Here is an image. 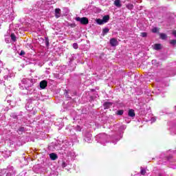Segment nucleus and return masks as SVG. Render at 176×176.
Here are the masks:
<instances>
[{
    "label": "nucleus",
    "instance_id": "f704fd0d",
    "mask_svg": "<svg viewBox=\"0 0 176 176\" xmlns=\"http://www.w3.org/2000/svg\"><path fill=\"white\" fill-rule=\"evenodd\" d=\"M10 175H12V173H8L6 174V176H10Z\"/></svg>",
    "mask_w": 176,
    "mask_h": 176
},
{
    "label": "nucleus",
    "instance_id": "c85d7f7f",
    "mask_svg": "<svg viewBox=\"0 0 176 176\" xmlns=\"http://www.w3.org/2000/svg\"><path fill=\"white\" fill-rule=\"evenodd\" d=\"M117 115H120V116L123 115V110H118L117 111Z\"/></svg>",
    "mask_w": 176,
    "mask_h": 176
},
{
    "label": "nucleus",
    "instance_id": "a19ab883",
    "mask_svg": "<svg viewBox=\"0 0 176 176\" xmlns=\"http://www.w3.org/2000/svg\"><path fill=\"white\" fill-rule=\"evenodd\" d=\"M134 116H135V113L133 112V117L134 118Z\"/></svg>",
    "mask_w": 176,
    "mask_h": 176
},
{
    "label": "nucleus",
    "instance_id": "a211bd4d",
    "mask_svg": "<svg viewBox=\"0 0 176 176\" xmlns=\"http://www.w3.org/2000/svg\"><path fill=\"white\" fill-rule=\"evenodd\" d=\"M160 36L161 38V39H167V34H164V33H161L160 34Z\"/></svg>",
    "mask_w": 176,
    "mask_h": 176
},
{
    "label": "nucleus",
    "instance_id": "b1692460",
    "mask_svg": "<svg viewBox=\"0 0 176 176\" xmlns=\"http://www.w3.org/2000/svg\"><path fill=\"white\" fill-rule=\"evenodd\" d=\"M151 31H152V32H153V34H156L157 32H158L159 28H153Z\"/></svg>",
    "mask_w": 176,
    "mask_h": 176
},
{
    "label": "nucleus",
    "instance_id": "9d476101",
    "mask_svg": "<svg viewBox=\"0 0 176 176\" xmlns=\"http://www.w3.org/2000/svg\"><path fill=\"white\" fill-rule=\"evenodd\" d=\"M110 45L111 46H113V47L118 46V40H116V38H115L110 39Z\"/></svg>",
    "mask_w": 176,
    "mask_h": 176
},
{
    "label": "nucleus",
    "instance_id": "c756f323",
    "mask_svg": "<svg viewBox=\"0 0 176 176\" xmlns=\"http://www.w3.org/2000/svg\"><path fill=\"white\" fill-rule=\"evenodd\" d=\"M62 167H63V168H65V167H67V163H65V162H63L62 163Z\"/></svg>",
    "mask_w": 176,
    "mask_h": 176
},
{
    "label": "nucleus",
    "instance_id": "2eb2a0df",
    "mask_svg": "<svg viewBox=\"0 0 176 176\" xmlns=\"http://www.w3.org/2000/svg\"><path fill=\"white\" fill-rule=\"evenodd\" d=\"M114 5L117 8H121L122 7V4L120 3V0H115L114 1Z\"/></svg>",
    "mask_w": 176,
    "mask_h": 176
},
{
    "label": "nucleus",
    "instance_id": "a878e982",
    "mask_svg": "<svg viewBox=\"0 0 176 176\" xmlns=\"http://www.w3.org/2000/svg\"><path fill=\"white\" fill-rule=\"evenodd\" d=\"M170 45H172L173 46H175V45H176V40H170Z\"/></svg>",
    "mask_w": 176,
    "mask_h": 176
},
{
    "label": "nucleus",
    "instance_id": "37998d69",
    "mask_svg": "<svg viewBox=\"0 0 176 176\" xmlns=\"http://www.w3.org/2000/svg\"><path fill=\"white\" fill-rule=\"evenodd\" d=\"M47 42V45H49V41H47V40H46Z\"/></svg>",
    "mask_w": 176,
    "mask_h": 176
},
{
    "label": "nucleus",
    "instance_id": "58836bf2",
    "mask_svg": "<svg viewBox=\"0 0 176 176\" xmlns=\"http://www.w3.org/2000/svg\"><path fill=\"white\" fill-rule=\"evenodd\" d=\"M134 176H141V174L138 173L137 175H135Z\"/></svg>",
    "mask_w": 176,
    "mask_h": 176
},
{
    "label": "nucleus",
    "instance_id": "1a4fd4ad",
    "mask_svg": "<svg viewBox=\"0 0 176 176\" xmlns=\"http://www.w3.org/2000/svg\"><path fill=\"white\" fill-rule=\"evenodd\" d=\"M55 17L56 19L61 17V10L60 8L55 9Z\"/></svg>",
    "mask_w": 176,
    "mask_h": 176
},
{
    "label": "nucleus",
    "instance_id": "5701e85b",
    "mask_svg": "<svg viewBox=\"0 0 176 176\" xmlns=\"http://www.w3.org/2000/svg\"><path fill=\"white\" fill-rule=\"evenodd\" d=\"M136 94H138V96H140V94H142V90L140 88H137Z\"/></svg>",
    "mask_w": 176,
    "mask_h": 176
},
{
    "label": "nucleus",
    "instance_id": "0eeeda50",
    "mask_svg": "<svg viewBox=\"0 0 176 176\" xmlns=\"http://www.w3.org/2000/svg\"><path fill=\"white\" fill-rule=\"evenodd\" d=\"M25 89L27 90V94H28L29 96L31 94H34L36 91V89L32 87L26 88Z\"/></svg>",
    "mask_w": 176,
    "mask_h": 176
},
{
    "label": "nucleus",
    "instance_id": "6e6552de",
    "mask_svg": "<svg viewBox=\"0 0 176 176\" xmlns=\"http://www.w3.org/2000/svg\"><path fill=\"white\" fill-rule=\"evenodd\" d=\"M40 87L43 89H46V87H47V81H46V80H43L40 82Z\"/></svg>",
    "mask_w": 176,
    "mask_h": 176
},
{
    "label": "nucleus",
    "instance_id": "c9c22d12",
    "mask_svg": "<svg viewBox=\"0 0 176 176\" xmlns=\"http://www.w3.org/2000/svg\"><path fill=\"white\" fill-rule=\"evenodd\" d=\"M156 63V60H152V64H155Z\"/></svg>",
    "mask_w": 176,
    "mask_h": 176
},
{
    "label": "nucleus",
    "instance_id": "72a5a7b5",
    "mask_svg": "<svg viewBox=\"0 0 176 176\" xmlns=\"http://www.w3.org/2000/svg\"><path fill=\"white\" fill-rule=\"evenodd\" d=\"M172 34L175 36V38H176V30H174Z\"/></svg>",
    "mask_w": 176,
    "mask_h": 176
},
{
    "label": "nucleus",
    "instance_id": "f03ea898",
    "mask_svg": "<svg viewBox=\"0 0 176 176\" xmlns=\"http://www.w3.org/2000/svg\"><path fill=\"white\" fill-rule=\"evenodd\" d=\"M23 85H24L25 89H28L30 87H32L34 86V83H35L36 80L34 78H23L21 80Z\"/></svg>",
    "mask_w": 176,
    "mask_h": 176
},
{
    "label": "nucleus",
    "instance_id": "cd10ccee",
    "mask_svg": "<svg viewBox=\"0 0 176 176\" xmlns=\"http://www.w3.org/2000/svg\"><path fill=\"white\" fill-rule=\"evenodd\" d=\"M73 47H74V49H78L79 47V46L78 45V43H73Z\"/></svg>",
    "mask_w": 176,
    "mask_h": 176
},
{
    "label": "nucleus",
    "instance_id": "bb28decb",
    "mask_svg": "<svg viewBox=\"0 0 176 176\" xmlns=\"http://www.w3.org/2000/svg\"><path fill=\"white\" fill-rule=\"evenodd\" d=\"M128 115L131 116V118H133V109L129 110Z\"/></svg>",
    "mask_w": 176,
    "mask_h": 176
},
{
    "label": "nucleus",
    "instance_id": "9b49d317",
    "mask_svg": "<svg viewBox=\"0 0 176 176\" xmlns=\"http://www.w3.org/2000/svg\"><path fill=\"white\" fill-rule=\"evenodd\" d=\"M170 131H173L176 134V121L171 123Z\"/></svg>",
    "mask_w": 176,
    "mask_h": 176
},
{
    "label": "nucleus",
    "instance_id": "ddd939ff",
    "mask_svg": "<svg viewBox=\"0 0 176 176\" xmlns=\"http://www.w3.org/2000/svg\"><path fill=\"white\" fill-rule=\"evenodd\" d=\"M17 132L20 135H21V134H23V133L25 132V128H24V126H21L19 128Z\"/></svg>",
    "mask_w": 176,
    "mask_h": 176
},
{
    "label": "nucleus",
    "instance_id": "7c9ffc66",
    "mask_svg": "<svg viewBox=\"0 0 176 176\" xmlns=\"http://www.w3.org/2000/svg\"><path fill=\"white\" fill-rule=\"evenodd\" d=\"M25 54V52H24L23 50H21L19 55L20 56H24Z\"/></svg>",
    "mask_w": 176,
    "mask_h": 176
},
{
    "label": "nucleus",
    "instance_id": "473e14b6",
    "mask_svg": "<svg viewBox=\"0 0 176 176\" xmlns=\"http://www.w3.org/2000/svg\"><path fill=\"white\" fill-rule=\"evenodd\" d=\"M76 130H77L78 131H80V130H81L80 126H76Z\"/></svg>",
    "mask_w": 176,
    "mask_h": 176
},
{
    "label": "nucleus",
    "instance_id": "423d86ee",
    "mask_svg": "<svg viewBox=\"0 0 176 176\" xmlns=\"http://www.w3.org/2000/svg\"><path fill=\"white\" fill-rule=\"evenodd\" d=\"M142 77L140 76V75H135V85L136 86H141V79Z\"/></svg>",
    "mask_w": 176,
    "mask_h": 176
},
{
    "label": "nucleus",
    "instance_id": "4be33fe9",
    "mask_svg": "<svg viewBox=\"0 0 176 176\" xmlns=\"http://www.w3.org/2000/svg\"><path fill=\"white\" fill-rule=\"evenodd\" d=\"M140 36H142V38H146L148 36V33L142 32V33H140Z\"/></svg>",
    "mask_w": 176,
    "mask_h": 176
},
{
    "label": "nucleus",
    "instance_id": "c03bdc74",
    "mask_svg": "<svg viewBox=\"0 0 176 176\" xmlns=\"http://www.w3.org/2000/svg\"><path fill=\"white\" fill-rule=\"evenodd\" d=\"M175 74H170V76H174Z\"/></svg>",
    "mask_w": 176,
    "mask_h": 176
},
{
    "label": "nucleus",
    "instance_id": "6ab92c4d",
    "mask_svg": "<svg viewBox=\"0 0 176 176\" xmlns=\"http://www.w3.org/2000/svg\"><path fill=\"white\" fill-rule=\"evenodd\" d=\"M162 45L160 44H155L154 49L155 50H160Z\"/></svg>",
    "mask_w": 176,
    "mask_h": 176
},
{
    "label": "nucleus",
    "instance_id": "aec40b11",
    "mask_svg": "<svg viewBox=\"0 0 176 176\" xmlns=\"http://www.w3.org/2000/svg\"><path fill=\"white\" fill-rule=\"evenodd\" d=\"M141 175H145L146 174V170L144 169L142 167L140 168Z\"/></svg>",
    "mask_w": 176,
    "mask_h": 176
},
{
    "label": "nucleus",
    "instance_id": "ea45409f",
    "mask_svg": "<svg viewBox=\"0 0 176 176\" xmlns=\"http://www.w3.org/2000/svg\"><path fill=\"white\" fill-rule=\"evenodd\" d=\"M170 159H171V157H167V160H169V161H170Z\"/></svg>",
    "mask_w": 176,
    "mask_h": 176
},
{
    "label": "nucleus",
    "instance_id": "79ce46f5",
    "mask_svg": "<svg viewBox=\"0 0 176 176\" xmlns=\"http://www.w3.org/2000/svg\"><path fill=\"white\" fill-rule=\"evenodd\" d=\"M6 43H9V41L8 40H6Z\"/></svg>",
    "mask_w": 176,
    "mask_h": 176
},
{
    "label": "nucleus",
    "instance_id": "4c0bfd02",
    "mask_svg": "<svg viewBox=\"0 0 176 176\" xmlns=\"http://www.w3.org/2000/svg\"><path fill=\"white\" fill-rule=\"evenodd\" d=\"M152 122H156V118H152Z\"/></svg>",
    "mask_w": 176,
    "mask_h": 176
},
{
    "label": "nucleus",
    "instance_id": "dca6fc26",
    "mask_svg": "<svg viewBox=\"0 0 176 176\" xmlns=\"http://www.w3.org/2000/svg\"><path fill=\"white\" fill-rule=\"evenodd\" d=\"M102 20H103V23H108V21H109V15H105L103 16L102 18Z\"/></svg>",
    "mask_w": 176,
    "mask_h": 176
},
{
    "label": "nucleus",
    "instance_id": "f3484780",
    "mask_svg": "<svg viewBox=\"0 0 176 176\" xmlns=\"http://www.w3.org/2000/svg\"><path fill=\"white\" fill-rule=\"evenodd\" d=\"M96 23H97V24H99V25H102V24H105L104 21L102 19H98L96 20Z\"/></svg>",
    "mask_w": 176,
    "mask_h": 176
},
{
    "label": "nucleus",
    "instance_id": "f8f14e48",
    "mask_svg": "<svg viewBox=\"0 0 176 176\" xmlns=\"http://www.w3.org/2000/svg\"><path fill=\"white\" fill-rule=\"evenodd\" d=\"M50 158L51 159V160H56L58 159V156L57 155V154L52 153L50 154Z\"/></svg>",
    "mask_w": 176,
    "mask_h": 176
},
{
    "label": "nucleus",
    "instance_id": "e433bc0d",
    "mask_svg": "<svg viewBox=\"0 0 176 176\" xmlns=\"http://www.w3.org/2000/svg\"><path fill=\"white\" fill-rule=\"evenodd\" d=\"M122 137H123V134H122V133H120V138H122Z\"/></svg>",
    "mask_w": 176,
    "mask_h": 176
},
{
    "label": "nucleus",
    "instance_id": "7ed1b4c3",
    "mask_svg": "<svg viewBox=\"0 0 176 176\" xmlns=\"http://www.w3.org/2000/svg\"><path fill=\"white\" fill-rule=\"evenodd\" d=\"M34 96H32L31 98L28 100V103L26 104V109H28V111H30V102H31L32 101H38L39 100V98H41V95L38 93H36V91L33 94Z\"/></svg>",
    "mask_w": 176,
    "mask_h": 176
},
{
    "label": "nucleus",
    "instance_id": "f257e3e1",
    "mask_svg": "<svg viewBox=\"0 0 176 176\" xmlns=\"http://www.w3.org/2000/svg\"><path fill=\"white\" fill-rule=\"evenodd\" d=\"M108 138H110L112 144H114V145L120 140V138H116L115 136H108L105 133H99L96 136V141L102 145H105V144L108 143Z\"/></svg>",
    "mask_w": 176,
    "mask_h": 176
},
{
    "label": "nucleus",
    "instance_id": "20e7f679",
    "mask_svg": "<svg viewBox=\"0 0 176 176\" xmlns=\"http://www.w3.org/2000/svg\"><path fill=\"white\" fill-rule=\"evenodd\" d=\"M76 21H79L80 24H82L83 25L89 24V19H87V17L80 18L79 16H77L76 18Z\"/></svg>",
    "mask_w": 176,
    "mask_h": 176
},
{
    "label": "nucleus",
    "instance_id": "393cba45",
    "mask_svg": "<svg viewBox=\"0 0 176 176\" xmlns=\"http://www.w3.org/2000/svg\"><path fill=\"white\" fill-rule=\"evenodd\" d=\"M102 32L104 34H108V32H109V29H108V28H106L103 30Z\"/></svg>",
    "mask_w": 176,
    "mask_h": 176
},
{
    "label": "nucleus",
    "instance_id": "2f4dec72",
    "mask_svg": "<svg viewBox=\"0 0 176 176\" xmlns=\"http://www.w3.org/2000/svg\"><path fill=\"white\" fill-rule=\"evenodd\" d=\"M120 130H124L126 129V126L123 125L120 126Z\"/></svg>",
    "mask_w": 176,
    "mask_h": 176
},
{
    "label": "nucleus",
    "instance_id": "4468645a",
    "mask_svg": "<svg viewBox=\"0 0 176 176\" xmlns=\"http://www.w3.org/2000/svg\"><path fill=\"white\" fill-rule=\"evenodd\" d=\"M103 105H104V109H108L109 107L112 106V103H111V102H105Z\"/></svg>",
    "mask_w": 176,
    "mask_h": 176
},
{
    "label": "nucleus",
    "instance_id": "412c9836",
    "mask_svg": "<svg viewBox=\"0 0 176 176\" xmlns=\"http://www.w3.org/2000/svg\"><path fill=\"white\" fill-rule=\"evenodd\" d=\"M10 36H11V40L12 41V42H16V35H14V34L12 33Z\"/></svg>",
    "mask_w": 176,
    "mask_h": 176
},
{
    "label": "nucleus",
    "instance_id": "39448f33",
    "mask_svg": "<svg viewBox=\"0 0 176 176\" xmlns=\"http://www.w3.org/2000/svg\"><path fill=\"white\" fill-rule=\"evenodd\" d=\"M84 140L85 141V142H88V144H90V142L93 141V137L90 132H86L85 133Z\"/></svg>",
    "mask_w": 176,
    "mask_h": 176
},
{
    "label": "nucleus",
    "instance_id": "a18cd8bd",
    "mask_svg": "<svg viewBox=\"0 0 176 176\" xmlns=\"http://www.w3.org/2000/svg\"><path fill=\"white\" fill-rule=\"evenodd\" d=\"M65 144H66V145H67V144H68L69 143H68V142H65Z\"/></svg>",
    "mask_w": 176,
    "mask_h": 176
}]
</instances>
